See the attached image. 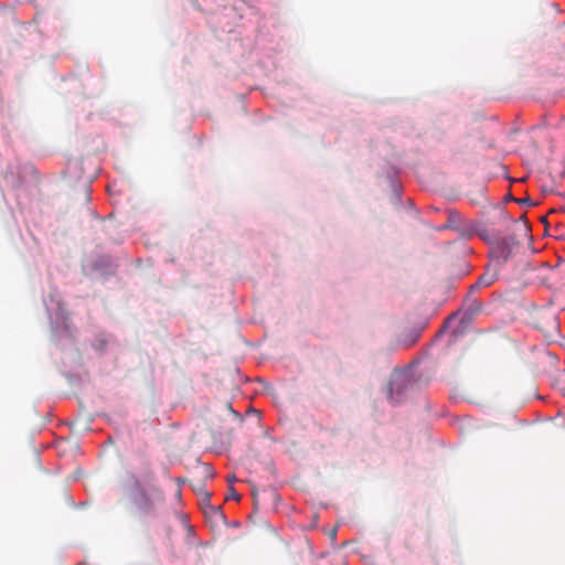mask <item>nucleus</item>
I'll return each instance as SVG.
<instances>
[{"mask_svg": "<svg viewBox=\"0 0 565 565\" xmlns=\"http://www.w3.org/2000/svg\"><path fill=\"white\" fill-rule=\"evenodd\" d=\"M45 306L53 328L66 330L68 328L67 318L58 292L51 294L45 300Z\"/></svg>", "mask_w": 565, "mask_h": 565, "instance_id": "1", "label": "nucleus"}, {"mask_svg": "<svg viewBox=\"0 0 565 565\" xmlns=\"http://www.w3.org/2000/svg\"><path fill=\"white\" fill-rule=\"evenodd\" d=\"M411 383V370H395L388 383V397L393 403L402 399L403 393Z\"/></svg>", "mask_w": 565, "mask_h": 565, "instance_id": "2", "label": "nucleus"}, {"mask_svg": "<svg viewBox=\"0 0 565 565\" xmlns=\"http://www.w3.org/2000/svg\"><path fill=\"white\" fill-rule=\"evenodd\" d=\"M497 279V273L490 271L489 269L479 278L477 285L487 287L490 286Z\"/></svg>", "mask_w": 565, "mask_h": 565, "instance_id": "3", "label": "nucleus"}, {"mask_svg": "<svg viewBox=\"0 0 565 565\" xmlns=\"http://www.w3.org/2000/svg\"><path fill=\"white\" fill-rule=\"evenodd\" d=\"M230 498H231V499H234V500H239V495H238V493L234 490V488H233V487H231V489H230V494H228L227 499H230Z\"/></svg>", "mask_w": 565, "mask_h": 565, "instance_id": "4", "label": "nucleus"}, {"mask_svg": "<svg viewBox=\"0 0 565 565\" xmlns=\"http://www.w3.org/2000/svg\"><path fill=\"white\" fill-rule=\"evenodd\" d=\"M235 480H236V479H235V477H234V476H228V477H227V481H228V483H230V484H232Z\"/></svg>", "mask_w": 565, "mask_h": 565, "instance_id": "5", "label": "nucleus"}]
</instances>
